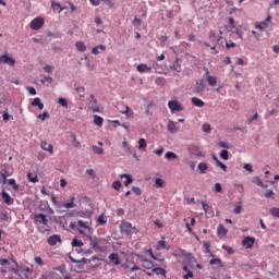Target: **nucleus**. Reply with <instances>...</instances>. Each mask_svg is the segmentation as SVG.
Wrapping results in <instances>:
<instances>
[{
	"label": "nucleus",
	"mask_w": 279,
	"mask_h": 279,
	"mask_svg": "<svg viewBox=\"0 0 279 279\" xmlns=\"http://www.w3.org/2000/svg\"><path fill=\"white\" fill-rule=\"evenodd\" d=\"M43 27H45V19L41 16L35 17L31 22V29L34 32H38V29H43Z\"/></svg>",
	"instance_id": "obj_1"
},
{
	"label": "nucleus",
	"mask_w": 279,
	"mask_h": 279,
	"mask_svg": "<svg viewBox=\"0 0 279 279\" xmlns=\"http://www.w3.org/2000/svg\"><path fill=\"white\" fill-rule=\"evenodd\" d=\"M189 151L191 156H195L196 158H204L206 155L204 154V150L202 147L197 145H190L189 146Z\"/></svg>",
	"instance_id": "obj_2"
},
{
	"label": "nucleus",
	"mask_w": 279,
	"mask_h": 279,
	"mask_svg": "<svg viewBox=\"0 0 279 279\" xmlns=\"http://www.w3.org/2000/svg\"><path fill=\"white\" fill-rule=\"evenodd\" d=\"M168 108L171 110L172 114H175V112H182V110H184L178 100H170L168 102Z\"/></svg>",
	"instance_id": "obj_3"
},
{
	"label": "nucleus",
	"mask_w": 279,
	"mask_h": 279,
	"mask_svg": "<svg viewBox=\"0 0 279 279\" xmlns=\"http://www.w3.org/2000/svg\"><path fill=\"white\" fill-rule=\"evenodd\" d=\"M0 64H9V66H14L16 64V60L12 57H8V54L0 56Z\"/></svg>",
	"instance_id": "obj_4"
},
{
	"label": "nucleus",
	"mask_w": 279,
	"mask_h": 279,
	"mask_svg": "<svg viewBox=\"0 0 279 279\" xmlns=\"http://www.w3.org/2000/svg\"><path fill=\"white\" fill-rule=\"evenodd\" d=\"M120 230L121 232H124V234H128V236H130V234H132V230H136V228H132V225L130 222H122L120 226Z\"/></svg>",
	"instance_id": "obj_5"
},
{
	"label": "nucleus",
	"mask_w": 279,
	"mask_h": 279,
	"mask_svg": "<svg viewBox=\"0 0 279 279\" xmlns=\"http://www.w3.org/2000/svg\"><path fill=\"white\" fill-rule=\"evenodd\" d=\"M34 220L36 223H41V226H47V223H49V220L45 214H36Z\"/></svg>",
	"instance_id": "obj_6"
},
{
	"label": "nucleus",
	"mask_w": 279,
	"mask_h": 279,
	"mask_svg": "<svg viewBox=\"0 0 279 279\" xmlns=\"http://www.w3.org/2000/svg\"><path fill=\"white\" fill-rule=\"evenodd\" d=\"M269 23H271V15H268L264 22L256 23V29H260V32H263V29H267V27H269Z\"/></svg>",
	"instance_id": "obj_7"
},
{
	"label": "nucleus",
	"mask_w": 279,
	"mask_h": 279,
	"mask_svg": "<svg viewBox=\"0 0 279 279\" xmlns=\"http://www.w3.org/2000/svg\"><path fill=\"white\" fill-rule=\"evenodd\" d=\"M254 243H256V239L252 238V236H246L244 238V240L242 241V245L244 247H246V250H251V247H254Z\"/></svg>",
	"instance_id": "obj_8"
},
{
	"label": "nucleus",
	"mask_w": 279,
	"mask_h": 279,
	"mask_svg": "<svg viewBox=\"0 0 279 279\" xmlns=\"http://www.w3.org/2000/svg\"><path fill=\"white\" fill-rule=\"evenodd\" d=\"M140 264L143 269H151L154 267V263L143 256L140 257Z\"/></svg>",
	"instance_id": "obj_9"
},
{
	"label": "nucleus",
	"mask_w": 279,
	"mask_h": 279,
	"mask_svg": "<svg viewBox=\"0 0 279 279\" xmlns=\"http://www.w3.org/2000/svg\"><path fill=\"white\" fill-rule=\"evenodd\" d=\"M167 128L170 134H178V132H180V128L175 124V122H173V120L168 121Z\"/></svg>",
	"instance_id": "obj_10"
},
{
	"label": "nucleus",
	"mask_w": 279,
	"mask_h": 279,
	"mask_svg": "<svg viewBox=\"0 0 279 279\" xmlns=\"http://www.w3.org/2000/svg\"><path fill=\"white\" fill-rule=\"evenodd\" d=\"M58 243H62V238H60L59 234H53L50 238H48V245H58Z\"/></svg>",
	"instance_id": "obj_11"
},
{
	"label": "nucleus",
	"mask_w": 279,
	"mask_h": 279,
	"mask_svg": "<svg viewBox=\"0 0 279 279\" xmlns=\"http://www.w3.org/2000/svg\"><path fill=\"white\" fill-rule=\"evenodd\" d=\"M40 147L44 151H48V154H50L51 156H53V145L43 141L40 143Z\"/></svg>",
	"instance_id": "obj_12"
},
{
	"label": "nucleus",
	"mask_w": 279,
	"mask_h": 279,
	"mask_svg": "<svg viewBox=\"0 0 279 279\" xmlns=\"http://www.w3.org/2000/svg\"><path fill=\"white\" fill-rule=\"evenodd\" d=\"M217 234L219 239H226L228 236V229L223 225H219L217 229Z\"/></svg>",
	"instance_id": "obj_13"
},
{
	"label": "nucleus",
	"mask_w": 279,
	"mask_h": 279,
	"mask_svg": "<svg viewBox=\"0 0 279 279\" xmlns=\"http://www.w3.org/2000/svg\"><path fill=\"white\" fill-rule=\"evenodd\" d=\"M77 226H78V228H83V230H88L89 232H92V230H93L90 228V226H93L92 221L84 222L83 220H78Z\"/></svg>",
	"instance_id": "obj_14"
},
{
	"label": "nucleus",
	"mask_w": 279,
	"mask_h": 279,
	"mask_svg": "<svg viewBox=\"0 0 279 279\" xmlns=\"http://www.w3.org/2000/svg\"><path fill=\"white\" fill-rule=\"evenodd\" d=\"M121 114H125L128 119H133L134 118V111H132V109H130L128 106H124L121 110H120Z\"/></svg>",
	"instance_id": "obj_15"
},
{
	"label": "nucleus",
	"mask_w": 279,
	"mask_h": 279,
	"mask_svg": "<svg viewBox=\"0 0 279 279\" xmlns=\"http://www.w3.org/2000/svg\"><path fill=\"white\" fill-rule=\"evenodd\" d=\"M2 198L4 201V204H8V206H12L14 204V198L8 194V192H2Z\"/></svg>",
	"instance_id": "obj_16"
},
{
	"label": "nucleus",
	"mask_w": 279,
	"mask_h": 279,
	"mask_svg": "<svg viewBox=\"0 0 279 279\" xmlns=\"http://www.w3.org/2000/svg\"><path fill=\"white\" fill-rule=\"evenodd\" d=\"M136 69L138 73H151V66L145 63L138 64Z\"/></svg>",
	"instance_id": "obj_17"
},
{
	"label": "nucleus",
	"mask_w": 279,
	"mask_h": 279,
	"mask_svg": "<svg viewBox=\"0 0 279 279\" xmlns=\"http://www.w3.org/2000/svg\"><path fill=\"white\" fill-rule=\"evenodd\" d=\"M90 101H89V104H90V110L93 111V112H99V106H97V99H95V95H90Z\"/></svg>",
	"instance_id": "obj_18"
},
{
	"label": "nucleus",
	"mask_w": 279,
	"mask_h": 279,
	"mask_svg": "<svg viewBox=\"0 0 279 279\" xmlns=\"http://www.w3.org/2000/svg\"><path fill=\"white\" fill-rule=\"evenodd\" d=\"M193 106H196V108H204V106H206V104L204 102V100L197 98V97H193L191 99Z\"/></svg>",
	"instance_id": "obj_19"
},
{
	"label": "nucleus",
	"mask_w": 279,
	"mask_h": 279,
	"mask_svg": "<svg viewBox=\"0 0 279 279\" xmlns=\"http://www.w3.org/2000/svg\"><path fill=\"white\" fill-rule=\"evenodd\" d=\"M31 106L37 107L39 110H44L45 108V104L40 101V98L33 99V101L31 102Z\"/></svg>",
	"instance_id": "obj_20"
},
{
	"label": "nucleus",
	"mask_w": 279,
	"mask_h": 279,
	"mask_svg": "<svg viewBox=\"0 0 279 279\" xmlns=\"http://www.w3.org/2000/svg\"><path fill=\"white\" fill-rule=\"evenodd\" d=\"M109 259L113 265H121V262L119 260V254L117 253H111L109 255Z\"/></svg>",
	"instance_id": "obj_21"
},
{
	"label": "nucleus",
	"mask_w": 279,
	"mask_h": 279,
	"mask_svg": "<svg viewBox=\"0 0 279 279\" xmlns=\"http://www.w3.org/2000/svg\"><path fill=\"white\" fill-rule=\"evenodd\" d=\"M120 178H121V180L125 179L124 186H128L129 184H132L134 182L132 177L130 174H126V173L121 174Z\"/></svg>",
	"instance_id": "obj_22"
},
{
	"label": "nucleus",
	"mask_w": 279,
	"mask_h": 279,
	"mask_svg": "<svg viewBox=\"0 0 279 279\" xmlns=\"http://www.w3.org/2000/svg\"><path fill=\"white\" fill-rule=\"evenodd\" d=\"M99 51H106V46L105 45H98V46H96L92 49V53L94 56H99Z\"/></svg>",
	"instance_id": "obj_23"
},
{
	"label": "nucleus",
	"mask_w": 279,
	"mask_h": 279,
	"mask_svg": "<svg viewBox=\"0 0 279 279\" xmlns=\"http://www.w3.org/2000/svg\"><path fill=\"white\" fill-rule=\"evenodd\" d=\"M75 47L81 53H84V51H86V44H84V41H76Z\"/></svg>",
	"instance_id": "obj_24"
},
{
	"label": "nucleus",
	"mask_w": 279,
	"mask_h": 279,
	"mask_svg": "<svg viewBox=\"0 0 279 279\" xmlns=\"http://www.w3.org/2000/svg\"><path fill=\"white\" fill-rule=\"evenodd\" d=\"M64 208H75V196H71L70 202L63 203Z\"/></svg>",
	"instance_id": "obj_25"
},
{
	"label": "nucleus",
	"mask_w": 279,
	"mask_h": 279,
	"mask_svg": "<svg viewBox=\"0 0 279 279\" xmlns=\"http://www.w3.org/2000/svg\"><path fill=\"white\" fill-rule=\"evenodd\" d=\"M198 171L202 174L206 173L208 171V165L206 162L198 163Z\"/></svg>",
	"instance_id": "obj_26"
},
{
	"label": "nucleus",
	"mask_w": 279,
	"mask_h": 279,
	"mask_svg": "<svg viewBox=\"0 0 279 279\" xmlns=\"http://www.w3.org/2000/svg\"><path fill=\"white\" fill-rule=\"evenodd\" d=\"M88 239L90 241L93 250H97V247H99V241L97 240V238L89 236Z\"/></svg>",
	"instance_id": "obj_27"
},
{
	"label": "nucleus",
	"mask_w": 279,
	"mask_h": 279,
	"mask_svg": "<svg viewBox=\"0 0 279 279\" xmlns=\"http://www.w3.org/2000/svg\"><path fill=\"white\" fill-rule=\"evenodd\" d=\"M94 123L95 125H98V128H101V125H104V118L94 116Z\"/></svg>",
	"instance_id": "obj_28"
},
{
	"label": "nucleus",
	"mask_w": 279,
	"mask_h": 279,
	"mask_svg": "<svg viewBox=\"0 0 279 279\" xmlns=\"http://www.w3.org/2000/svg\"><path fill=\"white\" fill-rule=\"evenodd\" d=\"M78 97H86V88L82 87V86H77L75 88Z\"/></svg>",
	"instance_id": "obj_29"
},
{
	"label": "nucleus",
	"mask_w": 279,
	"mask_h": 279,
	"mask_svg": "<svg viewBox=\"0 0 279 279\" xmlns=\"http://www.w3.org/2000/svg\"><path fill=\"white\" fill-rule=\"evenodd\" d=\"M155 84L157 86H165L167 84V80L162 76H159L155 80Z\"/></svg>",
	"instance_id": "obj_30"
},
{
	"label": "nucleus",
	"mask_w": 279,
	"mask_h": 279,
	"mask_svg": "<svg viewBox=\"0 0 279 279\" xmlns=\"http://www.w3.org/2000/svg\"><path fill=\"white\" fill-rule=\"evenodd\" d=\"M165 156L167 160H178V155L173 151H168Z\"/></svg>",
	"instance_id": "obj_31"
},
{
	"label": "nucleus",
	"mask_w": 279,
	"mask_h": 279,
	"mask_svg": "<svg viewBox=\"0 0 279 279\" xmlns=\"http://www.w3.org/2000/svg\"><path fill=\"white\" fill-rule=\"evenodd\" d=\"M157 250H169V246L167 245V241L160 240L158 242Z\"/></svg>",
	"instance_id": "obj_32"
},
{
	"label": "nucleus",
	"mask_w": 279,
	"mask_h": 279,
	"mask_svg": "<svg viewBox=\"0 0 279 279\" xmlns=\"http://www.w3.org/2000/svg\"><path fill=\"white\" fill-rule=\"evenodd\" d=\"M153 274H156L157 276H166L167 270L162 269V268H153Z\"/></svg>",
	"instance_id": "obj_33"
},
{
	"label": "nucleus",
	"mask_w": 279,
	"mask_h": 279,
	"mask_svg": "<svg viewBox=\"0 0 279 279\" xmlns=\"http://www.w3.org/2000/svg\"><path fill=\"white\" fill-rule=\"evenodd\" d=\"M206 80L209 86H217V76H207Z\"/></svg>",
	"instance_id": "obj_34"
},
{
	"label": "nucleus",
	"mask_w": 279,
	"mask_h": 279,
	"mask_svg": "<svg viewBox=\"0 0 279 279\" xmlns=\"http://www.w3.org/2000/svg\"><path fill=\"white\" fill-rule=\"evenodd\" d=\"M122 147L125 149V151H128L129 154H132V146H130V143H128L125 138L122 142Z\"/></svg>",
	"instance_id": "obj_35"
},
{
	"label": "nucleus",
	"mask_w": 279,
	"mask_h": 279,
	"mask_svg": "<svg viewBox=\"0 0 279 279\" xmlns=\"http://www.w3.org/2000/svg\"><path fill=\"white\" fill-rule=\"evenodd\" d=\"M209 265H217L219 268L223 267V264L221 263V259H219V258L210 259Z\"/></svg>",
	"instance_id": "obj_36"
},
{
	"label": "nucleus",
	"mask_w": 279,
	"mask_h": 279,
	"mask_svg": "<svg viewBox=\"0 0 279 279\" xmlns=\"http://www.w3.org/2000/svg\"><path fill=\"white\" fill-rule=\"evenodd\" d=\"M138 149H147V141L145 138L138 140Z\"/></svg>",
	"instance_id": "obj_37"
},
{
	"label": "nucleus",
	"mask_w": 279,
	"mask_h": 279,
	"mask_svg": "<svg viewBox=\"0 0 279 279\" xmlns=\"http://www.w3.org/2000/svg\"><path fill=\"white\" fill-rule=\"evenodd\" d=\"M269 213L272 217H276L277 219H279V208L278 207H272L269 209Z\"/></svg>",
	"instance_id": "obj_38"
},
{
	"label": "nucleus",
	"mask_w": 279,
	"mask_h": 279,
	"mask_svg": "<svg viewBox=\"0 0 279 279\" xmlns=\"http://www.w3.org/2000/svg\"><path fill=\"white\" fill-rule=\"evenodd\" d=\"M84 245V242L82 240L73 239L72 240V247H82Z\"/></svg>",
	"instance_id": "obj_39"
},
{
	"label": "nucleus",
	"mask_w": 279,
	"mask_h": 279,
	"mask_svg": "<svg viewBox=\"0 0 279 279\" xmlns=\"http://www.w3.org/2000/svg\"><path fill=\"white\" fill-rule=\"evenodd\" d=\"M203 245L205 247L206 254H210V256H214L213 251H210V242H203Z\"/></svg>",
	"instance_id": "obj_40"
},
{
	"label": "nucleus",
	"mask_w": 279,
	"mask_h": 279,
	"mask_svg": "<svg viewBox=\"0 0 279 279\" xmlns=\"http://www.w3.org/2000/svg\"><path fill=\"white\" fill-rule=\"evenodd\" d=\"M155 186H157V189H163V186H165V180H162V179H160V178L156 179V181H155Z\"/></svg>",
	"instance_id": "obj_41"
},
{
	"label": "nucleus",
	"mask_w": 279,
	"mask_h": 279,
	"mask_svg": "<svg viewBox=\"0 0 279 279\" xmlns=\"http://www.w3.org/2000/svg\"><path fill=\"white\" fill-rule=\"evenodd\" d=\"M12 271L15 274V276H21L23 274V269L19 268V264L15 263V267H12Z\"/></svg>",
	"instance_id": "obj_42"
},
{
	"label": "nucleus",
	"mask_w": 279,
	"mask_h": 279,
	"mask_svg": "<svg viewBox=\"0 0 279 279\" xmlns=\"http://www.w3.org/2000/svg\"><path fill=\"white\" fill-rule=\"evenodd\" d=\"M201 204H202L203 210H204L205 213H210V210H213V207H210V205H208V203H206V202L203 201Z\"/></svg>",
	"instance_id": "obj_43"
},
{
	"label": "nucleus",
	"mask_w": 279,
	"mask_h": 279,
	"mask_svg": "<svg viewBox=\"0 0 279 279\" xmlns=\"http://www.w3.org/2000/svg\"><path fill=\"white\" fill-rule=\"evenodd\" d=\"M72 141H73V147H75L76 149H80V147H82V143H80V141H77V137L75 135L72 136Z\"/></svg>",
	"instance_id": "obj_44"
},
{
	"label": "nucleus",
	"mask_w": 279,
	"mask_h": 279,
	"mask_svg": "<svg viewBox=\"0 0 279 279\" xmlns=\"http://www.w3.org/2000/svg\"><path fill=\"white\" fill-rule=\"evenodd\" d=\"M22 269V274H24V277L22 279H29V276H27V274H31L32 270L29 269V267H25V268H21Z\"/></svg>",
	"instance_id": "obj_45"
},
{
	"label": "nucleus",
	"mask_w": 279,
	"mask_h": 279,
	"mask_svg": "<svg viewBox=\"0 0 279 279\" xmlns=\"http://www.w3.org/2000/svg\"><path fill=\"white\" fill-rule=\"evenodd\" d=\"M202 130H203V132H205L206 134H210V132H211L210 124H208V123L203 124Z\"/></svg>",
	"instance_id": "obj_46"
},
{
	"label": "nucleus",
	"mask_w": 279,
	"mask_h": 279,
	"mask_svg": "<svg viewBox=\"0 0 279 279\" xmlns=\"http://www.w3.org/2000/svg\"><path fill=\"white\" fill-rule=\"evenodd\" d=\"M220 158H222V160H229L230 157H229L228 150L226 149L221 150Z\"/></svg>",
	"instance_id": "obj_47"
},
{
	"label": "nucleus",
	"mask_w": 279,
	"mask_h": 279,
	"mask_svg": "<svg viewBox=\"0 0 279 279\" xmlns=\"http://www.w3.org/2000/svg\"><path fill=\"white\" fill-rule=\"evenodd\" d=\"M9 184L13 187L14 191H19V184H16V180L10 179Z\"/></svg>",
	"instance_id": "obj_48"
},
{
	"label": "nucleus",
	"mask_w": 279,
	"mask_h": 279,
	"mask_svg": "<svg viewBox=\"0 0 279 279\" xmlns=\"http://www.w3.org/2000/svg\"><path fill=\"white\" fill-rule=\"evenodd\" d=\"M35 263H36V265H38L39 267H43V265H45V260H43V257H40V256H36V257H35Z\"/></svg>",
	"instance_id": "obj_49"
},
{
	"label": "nucleus",
	"mask_w": 279,
	"mask_h": 279,
	"mask_svg": "<svg viewBox=\"0 0 279 279\" xmlns=\"http://www.w3.org/2000/svg\"><path fill=\"white\" fill-rule=\"evenodd\" d=\"M222 250H225L227 252V254H234V248H232L231 246L228 245H222Z\"/></svg>",
	"instance_id": "obj_50"
},
{
	"label": "nucleus",
	"mask_w": 279,
	"mask_h": 279,
	"mask_svg": "<svg viewBox=\"0 0 279 279\" xmlns=\"http://www.w3.org/2000/svg\"><path fill=\"white\" fill-rule=\"evenodd\" d=\"M58 104H60V106H62L63 108L69 107V102L66 101L65 98H59Z\"/></svg>",
	"instance_id": "obj_51"
},
{
	"label": "nucleus",
	"mask_w": 279,
	"mask_h": 279,
	"mask_svg": "<svg viewBox=\"0 0 279 279\" xmlns=\"http://www.w3.org/2000/svg\"><path fill=\"white\" fill-rule=\"evenodd\" d=\"M254 184H256L257 186L265 187V185L263 184V180H260L259 177L254 178Z\"/></svg>",
	"instance_id": "obj_52"
},
{
	"label": "nucleus",
	"mask_w": 279,
	"mask_h": 279,
	"mask_svg": "<svg viewBox=\"0 0 279 279\" xmlns=\"http://www.w3.org/2000/svg\"><path fill=\"white\" fill-rule=\"evenodd\" d=\"M37 119H40V121H45V119H49V113L45 111L44 113L37 116Z\"/></svg>",
	"instance_id": "obj_53"
},
{
	"label": "nucleus",
	"mask_w": 279,
	"mask_h": 279,
	"mask_svg": "<svg viewBox=\"0 0 279 279\" xmlns=\"http://www.w3.org/2000/svg\"><path fill=\"white\" fill-rule=\"evenodd\" d=\"M217 167H220L222 171H228V166H226V163L221 162L220 160H217Z\"/></svg>",
	"instance_id": "obj_54"
},
{
	"label": "nucleus",
	"mask_w": 279,
	"mask_h": 279,
	"mask_svg": "<svg viewBox=\"0 0 279 279\" xmlns=\"http://www.w3.org/2000/svg\"><path fill=\"white\" fill-rule=\"evenodd\" d=\"M53 65H45L44 71L45 73H53Z\"/></svg>",
	"instance_id": "obj_55"
},
{
	"label": "nucleus",
	"mask_w": 279,
	"mask_h": 279,
	"mask_svg": "<svg viewBox=\"0 0 279 279\" xmlns=\"http://www.w3.org/2000/svg\"><path fill=\"white\" fill-rule=\"evenodd\" d=\"M112 189H114L116 191H119L121 189V181H114L112 183Z\"/></svg>",
	"instance_id": "obj_56"
},
{
	"label": "nucleus",
	"mask_w": 279,
	"mask_h": 279,
	"mask_svg": "<svg viewBox=\"0 0 279 279\" xmlns=\"http://www.w3.org/2000/svg\"><path fill=\"white\" fill-rule=\"evenodd\" d=\"M235 62H236L238 66H244V64H247V62H245V60H243L241 58H236Z\"/></svg>",
	"instance_id": "obj_57"
},
{
	"label": "nucleus",
	"mask_w": 279,
	"mask_h": 279,
	"mask_svg": "<svg viewBox=\"0 0 279 279\" xmlns=\"http://www.w3.org/2000/svg\"><path fill=\"white\" fill-rule=\"evenodd\" d=\"M132 191L135 195H143V191H141V187L133 186Z\"/></svg>",
	"instance_id": "obj_58"
},
{
	"label": "nucleus",
	"mask_w": 279,
	"mask_h": 279,
	"mask_svg": "<svg viewBox=\"0 0 279 279\" xmlns=\"http://www.w3.org/2000/svg\"><path fill=\"white\" fill-rule=\"evenodd\" d=\"M27 178H28L29 182H34V183L38 182V177L37 175L32 177L31 172L27 174Z\"/></svg>",
	"instance_id": "obj_59"
},
{
	"label": "nucleus",
	"mask_w": 279,
	"mask_h": 279,
	"mask_svg": "<svg viewBox=\"0 0 279 279\" xmlns=\"http://www.w3.org/2000/svg\"><path fill=\"white\" fill-rule=\"evenodd\" d=\"M45 158H47V155H45V153H39L37 155V159L39 160V162H43V160H45Z\"/></svg>",
	"instance_id": "obj_60"
},
{
	"label": "nucleus",
	"mask_w": 279,
	"mask_h": 279,
	"mask_svg": "<svg viewBox=\"0 0 279 279\" xmlns=\"http://www.w3.org/2000/svg\"><path fill=\"white\" fill-rule=\"evenodd\" d=\"M275 193L274 191L271 190H268L266 193H265V197H267V199H269V197H274Z\"/></svg>",
	"instance_id": "obj_61"
},
{
	"label": "nucleus",
	"mask_w": 279,
	"mask_h": 279,
	"mask_svg": "<svg viewBox=\"0 0 279 279\" xmlns=\"http://www.w3.org/2000/svg\"><path fill=\"white\" fill-rule=\"evenodd\" d=\"M244 169H245V171H250V173H252V171H254L251 163H245Z\"/></svg>",
	"instance_id": "obj_62"
},
{
	"label": "nucleus",
	"mask_w": 279,
	"mask_h": 279,
	"mask_svg": "<svg viewBox=\"0 0 279 279\" xmlns=\"http://www.w3.org/2000/svg\"><path fill=\"white\" fill-rule=\"evenodd\" d=\"M86 173H87V175H89V178H95V170H93V169H87V170H86Z\"/></svg>",
	"instance_id": "obj_63"
},
{
	"label": "nucleus",
	"mask_w": 279,
	"mask_h": 279,
	"mask_svg": "<svg viewBox=\"0 0 279 279\" xmlns=\"http://www.w3.org/2000/svg\"><path fill=\"white\" fill-rule=\"evenodd\" d=\"M189 278H193V272L191 270H189L187 274L183 276V279H189Z\"/></svg>",
	"instance_id": "obj_64"
}]
</instances>
